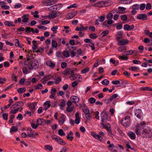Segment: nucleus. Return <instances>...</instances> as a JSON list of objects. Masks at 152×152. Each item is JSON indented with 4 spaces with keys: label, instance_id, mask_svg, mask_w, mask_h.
<instances>
[{
    "label": "nucleus",
    "instance_id": "nucleus-1",
    "mask_svg": "<svg viewBox=\"0 0 152 152\" xmlns=\"http://www.w3.org/2000/svg\"><path fill=\"white\" fill-rule=\"evenodd\" d=\"M140 133V136L143 137L149 138L152 136V129L148 128H142Z\"/></svg>",
    "mask_w": 152,
    "mask_h": 152
},
{
    "label": "nucleus",
    "instance_id": "nucleus-2",
    "mask_svg": "<svg viewBox=\"0 0 152 152\" xmlns=\"http://www.w3.org/2000/svg\"><path fill=\"white\" fill-rule=\"evenodd\" d=\"M39 65V63L38 61L34 58L31 59V64L28 66V68L30 70H32L34 69L37 68Z\"/></svg>",
    "mask_w": 152,
    "mask_h": 152
},
{
    "label": "nucleus",
    "instance_id": "nucleus-3",
    "mask_svg": "<svg viewBox=\"0 0 152 152\" xmlns=\"http://www.w3.org/2000/svg\"><path fill=\"white\" fill-rule=\"evenodd\" d=\"M130 120V117L128 116H126L123 118L121 123L124 126L126 127L129 125Z\"/></svg>",
    "mask_w": 152,
    "mask_h": 152
},
{
    "label": "nucleus",
    "instance_id": "nucleus-4",
    "mask_svg": "<svg viewBox=\"0 0 152 152\" xmlns=\"http://www.w3.org/2000/svg\"><path fill=\"white\" fill-rule=\"evenodd\" d=\"M57 0H43L42 2L43 4H45L46 6H50L56 3Z\"/></svg>",
    "mask_w": 152,
    "mask_h": 152
},
{
    "label": "nucleus",
    "instance_id": "nucleus-5",
    "mask_svg": "<svg viewBox=\"0 0 152 152\" xmlns=\"http://www.w3.org/2000/svg\"><path fill=\"white\" fill-rule=\"evenodd\" d=\"M101 121L102 123L105 122L107 119V115L106 111L104 110L101 113Z\"/></svg>",
    "mask_w": 152,
    "mask_h": 152
},
{
    "label": "nucleus",
    "instance_id": "nucleus-6",
    "mask_svg": "<svg viewBox=\"0 0 152 152\" xmlns=\"http://www.w3.org/2000/svg\"><path fill=\"white\" fill-rule=\"evenodd\" d=\"M105 18V16L103 15L98 17V19L95 20V25H98L99 24V21L100 22H103Z\"/></svg>",
    "mask_w": 152,
    "mask_h": 152
},
{
    "label": "nucleus",
    "instance_id": "nucleus-7",
    "mask_svg": "<svg viewBox=\"0 0 152 152\" xmlns=\"http://www.w3.org/2000/svg\"><path fill=\"white\" fill-rule=\"evenodd\" d=\"M147 15L145 14H138L137 17V18L139 20H145L147 18Z\"/></svg>",
    "mask_w": 152,
    "mask_h": 152
},
{
    "label": "nucleus",
    "instance_id": "nucleus-8",
    "mask_svg": "<svg viewBox=\"0 0 152 152\" xmlns=\"http://www.w3.org/2000/svg\"><path fill=\"white\" fill-rule=\"evenodd\" d=\"M69 77L72 80H74L77 78L80 79L82 78L81 75L76 74H74V73L69 76Z\"/></svg>",
    "mask_w": 152,
    "mask_h": 152
},
{
    "label": "nucleus",
    "instance_id": "nucleus-9",
    "mask_svg": "<svg viewBox=\"0 0 152 152\" xmlns=\"http://www.w3.org/2000/svg\"><path fill=\"white\" fill-rule=\"evenodd\" d=\"M134 25L133 24L131 25L125 24L124 26V29L127 31H131L134 28Z\"/></svg>",
    "mask_w": 152,
    "mask_h": 152
},
{
    "label": "nucleus",
    "instance_id": "nucleus-10",
    "mask_svg": "<svg viewBox=\"0 0 152 152\" xmlns=\"http://www.w3.org/2000/svg\"><path fill=\"white\" fill-rule=\"evenodd\" d=\"M129 42V41L127 39H122L119 40V42H118V44L119 45H123L127 44Z\"/></svg>",
    "mask_w": 152,
    "mask_h": 152
},
{
    "label": "nucleus",
    "instance_id": "nucleus-11",
    "mask_svg": "<svg viewBox=\"0 0 152 152\" xmlns=\"http://www.w3.org/2000/svg\"><path fill=\"white\" fill-rule=\"evenodd\" d=\"M64 72L63 73L64 75H67L68 74H72L74 73V70H72L71 69L66 68L64 70Z\"/></svg>",
    "mask_w": 152,
    "mask_h": 152
},
{
    "label": "nucleus",
    "instance_id": "nucleus-12",
    "mask_svg": "<svg viewBox=\"0 0 152 152\" xmlns=\"http://www.w3.org/2000/svg\"><path fill=\"white\" fill-rule=\"evenodd\" d=\"M57 12H51L49 13V18L50 19H53L56 17Z\"/></svg>",
    "mask_w": 152,
    "mask_h": 152
},
{
    "label": "nucleus",
    "instance_id": "nucleus-13",
    "mask_svg": "<svg viewBox=\"0 0 152 152\" xmlns=\"http://www.w3.org/2000/svg\"><path fill=\"white\" fill-rule=\"evenodd\" d=\"M62 7V4H58L54 5L53 6H51L50 7H53V11H55L56 10H59Z\"/></svg>",
    "mask_w": 152,
    "mask_h": 152
},
{
    "label": "nucleus",
    "instance_id": "nucleus-14",
    "mask_svg": "<svg viewBox=\"0 0 152 152\" xmlns=\"http://www.w3.org/2000/svg\"><path fill=\"white\" fill-rule=\"evenodd\" d=\"M142 111L140 109H138L135 111V115H136L137 118H141L142 116Z\"/></svg>",
    "mask_w": 152,
    "mask_h": 152
},
{
    "label": "nucleus",
    "instance_id": "nucleus-15",
    "mask_svg": "<svg viewBox=\"0 0 152 152\" xmlns=\"http://www.w3.org/2000/svg\"><path fill=\"white\" fill-rule=\"evenodd\" d=\"M50 101H47L45 102L44 104V109L45 110H47L48 109L50 106Z\"/></svg>",
    "mask_w": 152,
    "mask_h": 152
},
{
    "label": "nucleus",
    "instance_id": "nucleus-16",
    "mask_svg": "<svg viewBox=\"0 0 152 152\" xmlns=\"http://www.w3.org/2000/svg\"><path fill=\"white\" fill-rule=\"evenodd\" d=\"M142 128L140 127L138 125H136V127L135 129V133L137 135H139V134L140 135V132H141V130H142Z\"/></svg>",
    "mask_w": 152,
    "mask_h": 152
},
{
    "label": "nucleus",
    "instance_id": "nucleus-17",
    "mask_svg": "<svg viewBox=\"0 0 152 152\" xmlns=\"http://www.w3.org/2000/svg\"><path fill=\"white\" fill-rule=\"evenodd\" d=\"M28 16L29 15L27 14V15H24L22 17V21L23 23H27L28 22L29 20V18L26 17H28Z\"/></svg>",
    "mask_w": 152,
    "mask_h": 152
},
{
    "label": "nucleus",
    "instance_id": "nucleus-18",
    "mask_svg": "<svg viewBox=\"0 0 152 152\" xmlns=\"http://www.w3.org/2000/svg\"><path fill=\"white\" fill-rule=\"evenodd\" d=\"M73 134V132L71 131H70L66 136L67 139L71 141H72L74 139V137L72 136L70 137V136H72Z\"/></svg>",
    "mask_w": 152,
    "mask_h": 152
},
{
    "label": "nucleus",
    "instance_id": "nucleus-19",
    "mask_svg": "<svg viewBox=\"0 0 152 152\" xmlns=\"http://www.w3.org/2000/svg\"><path fill=\"white\" fill-rule=\"evenodd\" d=\"M31 59L29 57L27 58L24 62V64L26 66H30L31 64Z\"/></svg>",
    "mask_w": 152,
    "mask_h": 152
},
{
    "label": "nucleus",
    "instance_id": "nucleus-20",
    "mask_svg": "<svg viewBox=\"0 0 152 152\" xmlns=\"http://www.w3.org/2000/svg\"><path fill=\"white\" fill-rule=\"evenodd\" d=\"M47 65L51 68H54L55 66V64L52 62L51 61H49L46 62Z\"/></svg>",
    "mask_w": 152,
    "mask_h": 152
},
{
    "label": "nucleus",
    "instance_id": "nucleus-21",
    "mask_svg": "<svg viewBox=\"0 0 152 152\" xmlns=\"http://www.w3.org/2000/svg\"><path fill=\"white\" fill-rule=\"evenodd\" d=\"M128 135L131 139L134 140L136 138L135 134L134 133L131 132L128 133Z\"/></svg>",
    "mask_w": 152,
    "mask_h": 152
},
{
    "label": "nucleus",
    "instance_id": "nucleus-22",
    "mask_svg": "<svg viewBox=\"0 0 152 152\" xmlns=\"http://www.w3.org/2000/svg\"><path fill=\"white\" fill-rule=\"evenodd\" d=\"M101 124L102 125L104 128H106L108 131L110 130V126L108 123H107L105 125L102 122Z\"/></svg>",
    "mask_w": 152,
    "mask_h": 152
},
{
    "label": "nucleus",
    "instance_id": "nucleus-23",
    "mask_svg": "<svg viewBox=\"0 0 152 152\" xmlns=\"http://www.w3.org/2000/svg\"><path fill=\"white\" fill-rule=\"evenodd\" d=\"M60 144L62 145H64L66 144L65 142L60 137H58V140L57 141Z\"/></svg>",
    "mask_w": 152,
    "mask_h": 152
},
{
    "label": "nucleus",
    "instance_id": "nucleus-24",
    "mask_svg": "<svg viewBox=\"0 0 152 152\" xmlns=\"http://www.w3.org/2000/svg\"><path fill=\"white\" fill-rule=\"evenodd\" d=\"M37 104L36 102L32 103L31 104V105L29 107L30 110L32 111H33L34 112L35 109V107L36 106Z\"/></svg>",
    "mask_w": 152,
    "mask_h": 152
},
{
    "label": "nucleus",
    "instance_id": "nucleus-25",
    "mask_svg": "<svg viewBox=\"0 0 152 152\" xmlns=\"http://www.w3.org/2000/svg\"><path fill=\"white\" fill-rule=\"evenodd\" d=\"M52 47L53 48H55L57 47L58 43L56 41L53 40L51 42Z\"/></svg>",
    "mask_w": 152,
    "mask_h": 152
},
{
    "label": "nucleus",
    "instance_id": "nucleus-26",
    "mask_svg": "<svg viewBox=\"0 0 152 152\" xmlns=\"http://www.w3.org/2000/svg\"><path fill=\"white\" fill-rule=\"evenodd\" d=\"M93 137L96 139L100 141H102V140L103 139V137L102 136H101L99 134H94L93 135Z\"/></svg>",
    "mask_w": 152,
    "mask_h": 152
},
{
    "label": "nucleus",
    "instance_id": "nucleus-27",
    "mask_svg": "<svg viewBox=\"0 0 152 152\" xmlns=\"http://www.w3.org/2000/svg\"><path fill=\"white\" fill-rule=\"evenodd\" d=\"M26 91L25 88H20L18 89L17 91L20 94H22L25 92Z\"/></svg>",
    "mask_w": 152,
    "mask_h": 152
},
{
    "label": "nucleus",
    "instance_id": "nucleus-28",
    "mask_svg": "<svg viewBox=\"0 0 152 152\" xmlns=\"http://www.w3.org/2000/svg\"><path fill=\"white\" fill-rule=\"evenodd\" d=\"M53 78V76L50 75H45V76H44L42 79H41V80H45L46 79V80H47V81L48 80H50V79L51 78Z\"/></svg>",
    "mask_w": 152,
    "mask_h": 152
},
{
    "label": "nucleus",
    "instance_id": "nucleus-29",
    "mask_svg": "<svg viewBox=\"0 0 152 152\" xmlns=\"http://www.w3.org/2000/svg\"><path fill=\"white\" fill-rule=\"evenodd\" d=\"M69 52L70 51L69 50L64 51L63 52L64 56L66 58H68L69 56Z\"/></svg>",
    "mask_w": 152,
    "mask_h": 152
},
{
    "label": "nucleus",
    "instance_id": "nucleus-30",
    "mask_svg": "<svg viewBox=\"0 0 152 152\" xmlns=\"http://www.w3.org/2000/svg\"><path fill=\"white\" fill-rule=\"evenodd\" d=\"M20 108V107H18L16 109H13V110H11L10 113L13 114H15L19 110Z\"/></svg>",
    "mask_w": 152,
    "mask_h": 152
},
{
    "label": "nucleus",
    "instance_id": "nucleus-31",
    "mask_svg": "<svg viewBox=\"0 0 152 152\" xmlns=\"http://www.w3.org/2000/svg\"><path fill=\"white\" fill-rule=\"evenodd\" d=\"M119 3L121 4H127L130 3V2H129V0H119Z\"/></svg>",
    "mask_w": 152,
    "mask_h": 152
},
{
    "label": "nucleus",
    "instance_id": "nucleus-32",
    "mask_svg": "<svg viewBox=\"0 0 152 152\" xmlns=\"http://www.w3.org/2000/svg\"><path fill=\"white\" fill-rule=\"evenodd\" d=\"M60 119V120H59V123H61V124H63L65 121L64 115H63L61 117Z\"/></svg>",
    "mask_w": 152,
    "mask_h": 152
},
{
    "label": "nucleus",
    "instance_id": "nucleus-33",
    "mask_svg": "<svg viewBox=\"0 0 152 152\" xmlns=\"http://www.w3.org/2000/svg\"><path fill=\"white\" fill-rule=\"evenodd\" d=\"M72 100L74 103L78 102L79 101V98L76 96H74L72 98Z\"/></svg>",
    "mask_w": 152,
    "mask_h": 152
},
{
    "label": "nucleus",
    "instance_id": "nucleus-34",
    "mask_svg": "<svg viewBox=\"0 0 152 152\" xmlns=\"http://www.w3.org/2000/svg\"><path fill=\"white\" fill-rule=\"evenodd\" d=\"M42 121H44V119L42 118H39L37 119V125H41L42 124Z\"/></svg>",
    "mask_w": 152,
    "mask_h": 152
},
{
    "label": "nucleus",
    "instance_id": "nucleus-35",
    "mask_svg": "<svg viewBox=\"0 0 152 152\" xmlns=\"http://www.w3.org/2000/svg\"><path fill=\"white\" fill-rule=\"evenodd\" d=\"M140 90L143 91L148 90L149 91H152V88H151L148 87H142L140 88Z\"/></svg>",
    "mask_w": 152,
    "mask_h": 152
},
{
    "label": "nucleus",
    "instance_id": "nucleus-36",
    "mask_svg": "<svg viewBox=\"0 0 152 152\" xmlns=\"http://www.w3.org/2000/svg\"><path fill=\"white\" fill-rule=\"evenodd\" d=\"M58 134L61 136H64L65 135V133L62 129H60L58 130Z\"/></svg>",
    "mask_w": 152,
    "mask_h": 152
},
{
    "label": "nucleus",
    "instance_id": "nucleus-37",
    "mask_svg": "<svg viewBox=\"0 0 152 152\" xmlns=\"http://www.w3.org/2000/svg\"><path fill=\"white\" fill-rule=\"evenodd\" d=\"M12 23H13V22L9 21H7L4 22L5 25L7 26H11Z\"/></svg>",
    "mask_w": 152,
    "mask_h": 152
},
{
    "label": "nucleus",
    "instance_id": "nucleus-38",
    "mask_svg": "<svg viewBox=\"0 0 152 152\" xmlns=\"http://www.w3.org/2000/svg\"><path fill=\"white\" fill-rule=\"evenodd\" d=\"M58 28L57 26H53L51 28V30L53 32L54 34H56L57 32V29Z\"/></svg>",
    "mask_w": 152,
    "mask_h": 152
},
{
    "label": "nucleus",
    "instance_id": "nucleus-39",
    "mask_svg": "<svg viewBox=\"0 0 152 152\" xmlns=\"http://www.w3.org/2000/svg\"><path fill=\"white\" fill-rule=\"evenodd\" d=\"M140 6L139 4H136L133 5L132 6V9L134 10H137L139 9Z\"/></svg>",
    "mask_w": 152,
    "mask_h": 152
},
{
    "label": "nucleus",
    "instance_id": "nucleus-40",
    "mask_svg": "<svg viewBox=\"0 0 152 152\" xmlns=\"http://www.w3.org/2000/svg\"><path fill=\"white\" fill-rule=\"evenodd\" d=\"M118 95L117 94H113L112 96H111L109 100L110 101H112L115 98L118 96Z\"/></svg>",
    "mask_w": 152,
    "mask_h": 152
},
{
    "label": "nucleus",
    "instance_id": "nucleus-41",
    "mask_svg": "<svg viewBox=\"0 0 152 152\" xmlns=\"http://www.w3.org/2000/svg\"><path fill=\"white\" fill-rule=\"evenodd\" d=\"M67 49L69 51H73L75 50L76 49V47L75 46H69L67 47Z\"/></svg>",
    "mask_w": 152,
    "mask_h": 152
},
{
    "label": "nucleus",
    "instance_id": "nucleus-42",
    "mask_svg": "<svg viewBox=\"0 0 152 152\" xmlns=\"http://www.w3.org/2000/svg\"><path fill=\"white\" fill-rule=\"evenodd\" d=\"M74 16L72 12L69 14L66 15L67 18L68 19H70L72 18Z\"/></svg>",
    "mask_w": 152,
    "mask_h": 152
},
{
    "label": "nucleus",
    "instance_id": "nucleus-43",
    "mask_svg": "<svg viewBox=\"0 0 152 152\" xmlns=\"http://www.w3.org/2000/svg\"><path fill=\"white\" fill-rule=\"evenodd\" d=\"M61 80L60 77H58L55 80V81L54 83L56 84H58L61 81Z\"/></svg>",
    "mask_w": 152,
    "mask_h": 152
},
{
    "label": "nucleus",
    "instance_id": "nucleus-44",
    "mask_svg": "<svg viewBox=\"0 0 152 152\" xmlns=\"http://www.w3.org/2000/svg\"><path fill=\"white\" fill-rule=\"evenodd\" d=\"M126 49V46H121L119 47V48H118V50L121 52H122L123 51V50H125Z\"/></svg>",
    "mask_w": 152,
    "mask_h": 152
},
{
    "label": "nucleus",
    "instance_id": "nucleus-45",
    "mask_svg": "<svg viewBox=\"0 0 152 152\" xmlns=\"http://www.w3.org/2000/svg\"><path fill=\"white\" fill-rule=\"evenodd\" d=\"M109 83V81L107 79H105L102 82V83L103 85H108Z\"/></svg>",
    "mask_w": 152,
    "mask_h": 152
},
{
    "label": "nucleus",
    "instance_id": "nucleus-46",
    "mask_svg": "<svg viewBox=\"0 0 152 152\" xmlns=\"http://www.w3.org/2000/svg\"><path fill=\"white\" fill-rule=\"evenodd\" d=\"M113 14L111 13H108L107 16V18L108 20L111 19L113 17Z\"/></svg>",
    "mask_w": 152,
    "mask_h": 152
},
{
    "label": "nucleus",
    "instance_id": "nucleus-47",
    "mask_svg": "<svg viewBox=\"0 0 152 152\" xmlns=\"http://www.w3.org/2000/svg\"><path fill=\"white\" fill-rule=\"evenodd\" d=\"M89 68L88 67H87L86 68L82 70L81 72L82 74L86 73L89 71Z\"/></svg>",
    "mask_w": 152,
    "mask_h": 152
},
{
    "label": "nucleus",
    "instance_id": "nucleus-48",
    "mask_svg": "<svg viewBox=\"0 0 152 152\" xmlns=\"http://www.w3.org/2000/svg\"><path fill=\"white\" fill-rule=\"evenodd\" d=\"M133 50H131L128 51L124 52V53L126 55H129L133 54Z\"/></svg>",
    "mask_w": 152,
    "mask_h": 152
},
{
    "label": "nucleus",
    "instance_id": "nucleus-49",
    "mask_svg": "<svg viewBox=\"0 0 152 152\" xmlns=\"http://www.w3.org/2000/svg\"><path fill=\"white\" fill-rule=\"evenodd\" d=\"M45 148L46 150H48L50 151H52L53 150V148L52 146L49 145H45Z\"/></svg>",
    "mask_w": 152,
    "mask_h": 152
},
{
    "label": "nucleus",
    "instance_id": "nucleus-50",
    "mask_svg": "<svg viewBox=\"0 0 152 152\" xmlns=\"http://www.w3.org/2000/svg\"><path fill=\"white\" fill-rule=\"evenodd\" d=\"M89 37L91 39H95L97 37V36L95 34L92 33L90 35Z\"/></svg>",
    "mask_w": 152,
    "mask_h": 152
},
{
    "label": "nucleus",
    "instance_id": "nucleus-51",
    "mask_svg": "<svg viewBox=\"0 0 152 152\" xmlns=\"http://www.w3.org/2000/svg\"><path fill=\"white\" fill-rule=\"evenodd\" d=\"M108 33L109 31L108 30H106L102 32L101 34V35H102V37H104L108 34Z\"/></svg>",
    "mask_w": 152,
    "mask_h": 152
},
{
    "label": "nucleus",
    "instance_id": "nucleus-52",
    "mask_svg": "<svg viewBox=\"0 0 152 152\" xmlns=\"http://www.w3.org/2000/svg\"><path fill=\"white\" fill-rule=\"evenodd\" d=\"M42 86L41 84H38L35 87L36 89H41L42 88Z\"/></svg>",
    "mask_w": 152,
    "mask_h": 152
},
{
    "label": "nucleus",
    "instance_id": "nucleus-53",
    "mask_svg": "<svg viewBox=\"0 0 152 152\" xmlns=\"http://www.w3.org/2000/svg\"><path fill=\"white\" fill-rule=\"evenodd\" d=\"M88 28V26L84 27L81 24L80 25V31L82 30H86Z\"/></svg>",
    "mask_w": 152,
    "mask_h": 152
},
{
    "label": "nucleus",
    "instance_id": "nucleus-54",
    "mask_svg": "<svg viewBox=\"0 0 152 152\" xmlns=\"http://www.w3.org/2000/svg\"><path fill=\"white\" fill-rule=\"evenodd\" d=\"M121 19L123 21H125L127 20V17L126 15H123L121 16Z\"/></svg>",
    "mask_w": 152,
    "mask_h": 152
},
{
    "label": "nucleus",
    "instance_id": "nucleus-55",
    "mask_svg": "<svg viewBox=\"0 0 152 152\" xmlns=\"http://www.w3.org/2000/svg\"><path fill=\"white\" fill-rule=\"evenodd\" d=\"M119 58L120 60H127L128 59V58L127 56H119Z\"/></svg>",
    "mask_w": 152,
    "mask_h": 152
},
{
    "label": "nucleus",
    "instance_id": "nucleus-56",
    "mask_svg": "<svg viewBox=\"0 0 152 152\" xmlns=\"http://www.w3.org/2000/svg\"><path fill=\"white\" fill-rule=\"evenodd\" d=\"M66 110L67 112H70L73 110V108L72 107L68 106L66 107Z\"/></svg>",
    "mask_w": 152,
    "mask_h": 152
},
{
    "label": "nucleus",
    "instance_id": "nucleus-57",
    "mask_svg": "<svg viewBox=\"0 0 152 152\" xmlns=\"http://www.w3.org/2000/svg\"><path fill=\"white\" fill-rule=\"evenodd\" d=\"M8 114L7 113H4L2 115V117L6 121H7L8 119Z\"/></svg>",
    "mask_w": 152,
    "mask_h": 152
},
{
    "label": "nucleus",
    "instance_id": "nucleus-58",
    "mask_svg": "<svg viewBox=\"0 0 152 152\" xmlns=\"http://www.w3.org/2000/svg\"><path fill=\"white\" fill-rule=\"evenodd\" d=\"M18 130V129L15 126H13L12 127V128L10 130V132H12L13 131L14 132H17Z\"/></svg>",
    "mask_w": 152,
    "mask_h": 152
},
{
    "label": "nucleus",
    "instance_id": "nucleus-59",
    "mask_svg": "<svg viewBox=\"0 0 152 152\" xmlns=\"http://www.w3.org/2000/svg\"><path fill=\"white\" fill-rule=\"evenodd\" d=\"M89 100L91 104H93L95 102L96 99L94 98L91 97L89 99Z\"/></svg>",
    "mask_w": 152,
    "mask_h": 152
},
{
    "label": "nucleus",
    "instance_id": "nucleus-60",
    "mask_svg": "<svg viewBox=\"0 0 152 152\" xmlns=\"http://www.w3.org/2000/svg\"><path fill=\"white\" fill-rule=\"evenodd\" d=\"M61 66L62 68L64 69L67 66V64L66 63L63 62L61 63Z\"/></svg>",
    "mask_w": 152,
    "mask_h": 152
},
{
    "label": "nucleus",
    "instance_id": "nucleus-61",
    "mask_svg": "<svg viewBox=\"0 0 152 152\" xmlns=\"http://www.w3.org/2000/svg\"><path fill=\"white\" fill-rule=\"evenodd\" d=\"M23 72L24 74H26L28 73L27 68L25 66L24 67L23 69Z\"/></svg>",
    "mask_w": 152,
    "mask_h": 152
},
{
    "label": "nucleus",
    "instance_id": "nucleus-62",
    "mask_svg": "<svg viewBox=\"0 0 152 152\" xmlns=\"http://www.w3.org/2000/svg\"><path fill=\"white\" fill-rule=\"evenodd\" d=\"M12 78L13 79V80L15 81L16 82L17 81V77L16 76L15 74H13L12 75Z\"/></svg>",
    "mask_w": 152,
    "mask_h": 152
},
{
    "label": "nucleus",
    "instance_id": "nucleus-63",
    "mask_svg": "<svg viewBox=\"0 0 152 152\" xmlns=\"http://www.w3.org/2000/svg\"><path fill=\"white\" fill-rule=\"evenodd\" d=\"M15 41L16 42V43L15 44V45L16 46H18L20 47H21V46L19 44V40L18 39H16Z\"/></svg>",
    "mask_w": 152,
    "mask_h": 152
},
{
    "label": "nucleus",
    "instance_id": "nucleus-64",
    "mask_svg": "<svg viewBox=\"0 0 152 152\" xmlns=\"http://www.w3.org/2000/svg\"><path fill=\"white\" fill-rule=\"evenodd\" d=\"M31 78H28L26 81V85L27 86L30 85L31 84Z\"/></svg>",
    "mask_w": 152,
    "mask_h": 152
}]
</instances>
